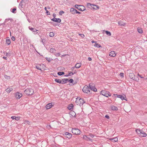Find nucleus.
Returning a JSON list of instances; mask_svg holds the SVG:
<instances>
[{"label": "nucleus", "instance_id": "nucleus-1", "mask_svg": "<svg viewBox=\"0 0 147 147\" xmlns=\"http://www.w3.org/2000/svg\"><path fill=\"white\" fill-rule=\"evenodd\" d=\"M85 102L83 98H77L76 101V103L78 105H79L80 106L82 105Z\"/></svg>", "mask_w": 147, "mask_h": 147}, {"label": "nucleus", "instance_id": "nucleus-2", "mask_svg": "<svg viewBox=\"0 0 147 147\" xmlns=\"http://www.w3.org/2000/svg\"><path fill=\"white\" fill-rule=\"evenodd\" d=\"M24 92L27 95H32L34 92V91L32 88H30L26 89L25 90Z\"/></svg>", "mask_w": 147, "mask_h": 147}, {"label": "nucleus", "instance_id": "nucleus-3", "mask_svg": "<svg viewBox=\"0 0 147 147\" xmlns=\"http://www.w3.org/2000/svg\"><path fill=\"white\" fill-rule=\"evenodd\" d=\"M83 91L85 93H87L88 94H90L92 93V91L89 90V87L87 86H85L82 89Z\"/></svg>", "mask_w": 147, "mask_h": 147}, {"label": "nucleus", "instance_id": "nucleus-4", "mask_svg": "<svg viewBox=\"0 0 147 147\" xmlns=\"http://www.w3.org/2000/svg\"><path fill=\"white\" fill-rule=\"evenodd\" d=\"M89 90L91 91H93L94 92L97 91V90L95 87L94 84L92 83H90L89 84Z\"/></svg>", "mask_w": 147, "mask_h": 147}, {"label": "nucleus", "instance_id": "nucleus-5", "mask_svg": "<svg viewBox=\"0 0 147 147\" xmlns=\"http://www.w3.org/2000/svg\"><path fill=\"white\" fill-rule=\"evenodd\" d=\"M101 94L102 95L107 97L111 95V94L109 92L105 90L102 91L101 92Z\"/></svg>", "mask_w": 147, "mask_h": 147}, {"label": "nucleus", "instance_id": "nucleus-6", "mask_svg": "<svg viewBox=\"0 0 147 147\" xmlns=\"http://www.w3.org/2000/svg\"><path fill=\"white\" fill-rule=\"evenodd\" d=\"M72 132L75 135H78L80 134V131L78 129L74 128L72 129Z\"/></svg>", "mask_w": 147, "mask_h": 147}, {"label": "nucleus", "instance_id": "nucleus-7", "mask_svg": "<svg viewBox=\"0 0 147 147\" xmlns=\"http://www.w3.org/2000/svg\"><path fill=\"white\" fill-rule=\"evenodd\" d=\"M129 76L131 79L136 81H138L139 80V79L138 78L137 79L135 78V75L133 73H129Z\"/></svg>", "mask_w": 147, "mask_h": 147}, {"label": "nucleus", "instance_id": "nucleus-8", "mask_svg": "<svg viewBox=\"0 0 147 147\" xmlns=\"http://www.w3.org/2000/svg\"><path fill=\"white\" fill-rule=\"evenodd\" d=\"M63 135V136H65V137L69 139L72 136V134L68 132H65L64 133Z\"/></svg>", "mask_w": 147, "mask_h": 147}, {"label": "nucleus", "instance_id": "nucleus-9", "mask_svg": "<svg viewBox=\"0 0 147 147\" xmlns=\"http://www.w3.org/2000/svg\"><path fill=\"white\" fill-rule=\"evenodd\" d=\"M22 96V94L19 92H17L15 94V97L17 99H20Z\"/></svg>", "mask_w": 147, "mask_h": 147}, {"label": "nucleus", "instance_id": "nucleus-10", "mask_svg": "<svg viewBox=\"0 0 147 147\" xmlns=\"http://www.w3.org/2000/svg\"><path fill=\"white\" fill-rule=\"evenodd\" d=\"M28 28L29 30L33 32L34 34H36L38 33V32H37V31H38V30H36V28H33L30 26H29Z\"/></svg>", "mask_w": 147, "mask_h": 147}, {"label": "nucleus", "instance_id": "nucleus-11", "mask_svg": "<svg viewBox=\"0 0 147 147\" xmlns=\"http://www.w3.org/2000/svg\"><path fill=\"white\" fill-rule=\"evenodd\" d=\"M113 96L115 97H117V98H120L122 100H123L124 99V96L121 95H118L117 94H113L112 96L113 97Z\"/></svg>", "mask_w": 147, "mask_h": 147}, {"label": "nucleus", "instance_id": "nucleus-12", "mask_svg": "<svg viewBox=\"0 0 147 147\" xmlns=\"http://www.w3.org/2000/svg\"><path fill=\"white\" fill-rule=\"evenodd\" d=\"M51 20L56 22L60 23L61 22V20L60 18H53L51 19Z\"/></svg>", "mask_w": 147, "mask_h": 147}, {"label": "nucleus", "instance_id": "nucleus-13", "mask_svg": "<svg viewBox=\"0 0 147 147\" xmlns=\"http://www.w3.org/2000/svg\"><path fill=\"white\" fill-rule=\"evenodd\" d=\"M52 103H50L47 104L46 106V108L47 109H49L51 108L53 106L52 104Z\"/></svg>", "mask_w": 147, "mask_h": 147}, {"label": "nucleus", "instance_id": "nucleus-14", "mask_svg": "<svg viewBox=\"0 0 147 147\" xmlns=\"http://www.w3.org/2000/svg\"><path fill=\"white\" fill-rule=\"evenodd\" d=\"M109 55L111 57H115L116 55V54L114 51H112L110 52Z\"/></svg>", "mask_w": 147, "mask_h": 147}, {"label": "nucleus", "instance_id": "nucleus-15", "mask_svg": "<svg viewBox=\"0 0 147 147\" xmlns=\"http://www.w3.org/2000/svg\"><path fill=\"white\" fill-rule=\"evenodd\" d=\"M62 82L61 84H66L67 83V82L68 81V80L67 79L64 78L62 79Z\"/></svg>", "mask_w": 147, "mask_h": 147}, {"label": "nucleus", "instance_id": "nucleus-16", "mask_svg": "<svg viewBox=\"0 0 147 147\" xmlns=\"http://www.w3.org/2000/svg\"><path fill=\"white\" fill-rule=\"evenodd\" d=\"M76 9H75L74 8H71L70 10V11L71 12L72 14H74L76 13Z\"/></svg>", "mask_w": 147, "mask_h": 147}, {"label": "nucleus", "instance_id": "nucleus-17", "mask_svg": "<svg viewBox=\"0 0 147 147\" xmlns=\"http://www.w3.org/2000/svg\"><path fill=\"white\" fill-rule=\"evenodd\" d=\"M142 132H141L140 134L139 135L140 136L142 137H145L146 136V134L142 130Z\"/></svg>", "mask_w": 147, "mask_h": 147}, {"label": "nucleus", "instance_id": "nucleus-18", "mask_svg": "<svg viewBox=\"0 0 147 147\" xmlns=\"http://www.w3.org/2000/svg\"><path fill=\"white\" fill-rule=\"evenodd\" d=\"M20 117H16L15 116H13L11 117V118L13 120L15 119L16 121H18L20 119Z\"/></svg>", "mask_w": 147, "mask_h": 147}, {"label": "nucleus", "instance_id": "nucleus-19", "mask_svg": "<svg viewBox=\"0 0 147 147\" xmlns=\"http://www.w3.org/2000/svg\"><path fill=\"white\" fill-rule=\"evenodd\" d=\"M80 7L79 9V10L80 11H84L85 10V7L84 6L82 5H80Z\"/></svg>", "mask_w": 147, "mask_h": 147}, {"label": "nucleus", "instance_id": "nucleus-20", "mask_svg": "<svg viewBox=\"0 0 147 147\" xmlns=\"http://www.w3.org/2000/svg\"><path fill=\"white\" fill-rule=\"evenodd\" d=\"M109 140H111L112 142H115L118 141V138L116 137L114 138H111L109 139Z\"/></svg>", "mask_w": 147, "mask_h": 147}, {"label": "nucleus", "instance_id": "nucleus-21", "mask_svg": "<svg viewBox=\"0 0 147 147\" xmlns=\"http://www.w3.org/2000/svg\"><path fill=\"white\" fill-rule=\"evenodd\" d=\"M81 66V63H78L76 64L74 67L76 68H78L80 67Z\"/></svg>", "mask_w": 147, "mask_h": 147}, {"label": "nucleus", "instance_id": "nucleus-22", "mask_svg": "<svg viewBox=\"0 0 147 147\" xmlns=\"http://www.w3.org/2000/svg\"><path fill=\"white\" fill-rule=\"evenodd\" d=\"M6 43L7 44L9 45L11 43L10 40L9 39V37H7L6 39Z\"/></svg>", "mask_w": 147, "mask_h": 147}, {"label": "nucleus", "instance_id": "nucleus-23", "mask_svg": "<svg viewBox=\"0 0 147 147\" xmlns=\"http://www.w3.org/2000/svg\"><path fill=\"white\" fill-rule=\"evenodd\" d=\"M69 114L70 115H71V116L72 117H75L76 115V113L74 111H71V112H70Z\"/></svg>", "mask_w": 147, "mask_h": 147}, {"label": "nucleus", "instance_id": "nucleus-24", "mask_svg": "<svg viewBox=\"0 0 147 147\" xmlns=\"http://www.w3.org/2000/svg\"><path fill=\"white\" fill-rule=\"evenodd\" d=\"M55 81L59 84H61L62 81L60 79H57V78H55Z\"/></svg>", "mask_w": 147, "mask_h": 147}, {"label": "nucleus", "instance_id": "nucleus-25", "mask_svg": "<svg viewBox=\"0 0 147 147\" xmlns=\"http://www.w3.org/2000/svg\"><path fill=\"white\" fill-rule=\"evenodd\" d=\"M137 30L138 32L140 34L142 33L143 32V30H142V29L140 28H137Z\"/></svg>", "mask_w": 147, "mask_h": 147}, {"label": "nucleus", "instance_id": "nucleus-26", "mask_svg": "<svg viewBox=\"0 0 147 147\" xmlns=\"http://www.w3.org/2000/svg\"><path fill=\"white\" fill-rule=\"evenodd\" d=\"M111 108L112 110L113 111H117L118 110L117 107L116 106H111Z\"/></svg>", "mask_w": 147, "mask_h": 147}, {"label": "nucleus", "instance_id": "nucleus-27", "mask_svg": "<svg viewBox=\"0 0 147 147\" xmlns=\"http://www.w3.org/2000/svg\"><path fill=\"white\" fill-rule=\"evenodd\" d=\"M136 131L138 135H140L141 132H142V130H140V129H136Z\"/></svg>", "mask_w": 147, "mask_h": 147}, {"label": "nucleus", "instance_id": "nucleus-28", "mask_svg": "<svg viewBox=\"0 0 147 147\" xmlns=\"http://www.w3.org/2000/svg\"><path fill=\"white\" fill-rule=\"evenodd\" d=\"M74 107V106L73 104H71L68 106V107H67L68 109L69 110H71L72 109L73 107Z\"/></svg>", "mask_w": 147, "mask_h": 147}, {"label": "nucleus", "instance_id": "nucleus-29", "mask_svg": "<svg viewBox=\"0 0 147 147\" xmlns=\"http://www.w3.org/2000/svg\"><path fill=\"white\" fill-rule=\"evenodd\" d=\"M94 46L96 47H97L98 48H100L101 47V46L99 44L95 42V43L94 45Z\"/></svg>", "mask_w": 147, "mask_h": 147}, {"label": "nucleus", "instance_id": "nucleus-30", "mask_svg": "<svg viewBox=\"0 0 147 147\" xmlns=\"http://www.w3.org/2000/svg\"><path fill=\"white\" fill-rule=\"evenodd\" d=\"M13 90L12 88H8L5 90V91L9 93Z\"/></svg>", "mask_w": 147, "mask_h": 147}, {"label": "nucleus", "instance_id": "nucleus-31", "mask_svg": "<svg viewBox=\"0 0 147 147\" xmlns=\"http://www.w3.org/2000/svg\"><path fill=\"white\" fill-rule=\"evenodd\" d=\"M56 51V50L53 48H51L50 49V52L51 53H53L54 52L55 53Z\"/></svg>", "mask_w": 147, "mask_h": 147}, {"label": "nucleus", "instance_id": "nucleus-32", "mask_svg": "<svg viewBox=\"0 0 147 147\" xmlns=\"http://www.w3.org/2000/svg\"><path fill=\"white\" fill-rule=\"evenodd\" d=\"M119 24L121 26H124L125 24L123 23L122 21H120L118 22Z\"/></svg>", "mask_w": 147, "mask_h": 147}, {"label": "nucleus", "instance_id": "nucleus-33", "mask_svg": "<svg viewBox=\"0 0 147 147\" xmlns=\"http://www.w3.org/2000/svg\"><path fill=\"white\" fill-rule=\"evenodd\" d=\"M16 8H14L12 9L11 10V11L13 13H16Z\"/></svg>", "mask_w": 147, "mask_h": 147}, {"label": "nucleus", "instance_id": "nucleus-34", "mask_svg": "<svg viewBox=\"0 0 147 147\" xmlns=\"http://www.w3.org/2000/svg\"><path fill=\"white\" fill-rule=\"evenodd\" d=\"M64 72L63 71L59 72L57 73V74L59 76H62L64 74Z\"/></svg>", "mask_w": 147, "mask_h": 147}, {"label": "nucleus", "instance_id": "nucleus-35", "mask_svg": "<svg viewBox=\"0 0 147 147\" xmlns=\"http://www.w3.org/2000/svg\"><path fill=\"white\" fill-rule=\"evenodd\" d=\"M45 9L46 11V13L47 15H49L50 14V13L47 9V7H45Z\"/></svg>", "mask_w": 147, "mask_h": 147}, {"label": "nucleus", "instance_id": "nucleus-36", "mask_svg": "<svg viewBox=\"0 0 147 147\" xmlns=\"http://www.w3.org/2000/svg\"><path fill=\"white\" fill-rule=\"evenodd\" d=\"M92 5L96 7V8L93 7V9H99V6L97 5L92 4Z\"/></svg>", "mask_w": 147, "mask_h": 147}, {"label": "nucleus", "instance_id": "nucleus-37", "mask_svg": "<svg viewBox=\"0 0 147 147\" xmlns=\"http://www.w3.org/2000/svg\"><path fill=\"white\" fill-rule=\"evenodd\" d=\"M76 72H74V73H73L72 72L70 71L69 72L68 74V76H71L73 75L74 74H76Z\"/></svg>", "mask_w": 147, "mask_h": 147}, {"label": "nucleus", "instance_id": "nucleus-38", "mask_svg": "<svg viewBox=\"0 0 147 147\" xmlns=\"http://www.w3.org/2000/svg\"><path fill=\"white\" fill-rule=\"evenodd\" d=\"M105 33L109 36H111V33L108 31H105Z\"/></svg>", "mask_w": 147, "mask_h": 147}, {"label": "nucleus", "instance_id": "nucleus-39", "mask_svg": "<svg viewBox=\"0 0 147 147\" xmlns=\"http://www.w3.org/2000/svg\"><path fill=\"white\" fill-rule=\"evenodd\" d=\"M49 62H50L51 60L53 59L51 58H48V57H46L45 58Z\"/></svg>", "mask_w": 147, "mask_h": 147}, {"label": "nucleus", "instance_id": "nucleus-40", "mask_svg": "<svg viewBox=\"0 0 147 147\" xmlns=\"http://www.w3.org/2000/svg\"><path fill=\"white\" fill-rule=\"evenodd\" d=\"M54 35V33L53 32H51L49 33V36L50 37H53Z\"/></svg>", "mask_w": 147, "mask_h": 147}, {"label": "nucleus", "instance_id": "nucleus-41", "mask_svg": "<svg viewBox=\"0 0 147 147\" xmlns=\"http://www.w3.org/2000/svg\"><path fill=\"white\" fill-rule=\"evenodd\" d=\"M75 7L78 10H79V9H80V5H75Z\"/></svg>", "mask_w": 147, "mask_h": 147}, {"label": "nucleus", "instance_id": "nucleus-42", "mask_svg": "<svg viewBox=\"0 0 147 147\" xmlns=\"http://www.w3.org/2000/svg\"><path fill=\"white\" fill-rule=\"evenodd\" d=\"M54 55L57 57H58L60 56V53H56Z\"/></svg>", "mask_w": 147, "mask_h": 147}, {"label": "nucleus", "instance_id": "nucleus-43", "mask_svg": "<svg viewBox=\"0 0 147 147\" xmlns=\"http://www.w3.org/2000/svg\"><path fill=\"white\" fill-rule=\"evenodd\" d=\"M23 0H22L19 3V6H20L21 7V8H23L22 6H23V5L22 4V1H23Z\"/></svg>", "mask_w": 147, "mask_h": 147}, {"label": "nucleus", "instance_id": "nucleus-44", "mask_svg": "<svg viewBox=\"0 0 147 147\" xmlns=\"http://www.w3.org/2000/svg\"><path fill=\"white\" fill-rule=\"evenodd\" d=\"M6 55H6L7 57H10L11 55V54L10 53H5Z\"/></svg>", "mask_w": 147, "mask_h": 147}, {"label": "nucleus", "instance_id": "nucleus-45", "mask_svg": "<svg viewBox=\"0 0 147 147\" xmlns=\"http://www.w3.org/2000/svg\"><path fill=\"white\" fill-rule=\"evenodd\" d=\"M68 81L70 83H72L74 82V80L73 79H71L69 80H68Z\"/></svg>", "mask_w": 147, "mask_h": 147}, {"label": "nucleus", "instance_id": "nucleus-46", "mask_svg": "<svg viewBox=\"0 0 147 147\" xmlns=\"http://www.w3.org/2000/svg\"><path fill=\"white\" fill-rule=\"evenodd\" d=\"M64 13V12L63 11L61 10L59 12V14L60 15H62V14H63Z\"/></svg>", "mask_w": 147, "mask_h": 147}, {"label": "nucleus", "instance_id": "nucleus-47", "mask_svg": "<svg viewBox=\"0 0 147 147\" xmlns=\"http://www.w3.org/2000/svg\"><path fill=\"white\" fill-rule=\"evenodd\" d=\"M4 77L5 78L7 79H9L10 78V76H7L6 75H5Z\"/></svg>", "mask_w": 147, "mask_h": 147}, {"label": "nucleus", "instance_id": "nucleus-48", "mask_svg": "<svg viewBox=\"0 0 147 147\" xmlns=\"http://www.w3.org/2000/svg\"><path fill=\"white\" fill-rule=\"evenodd\" d=\"M92 4H91L90 3H87V5L89 8H90V6H92Z\"/></svg>", "mask_w": 147, "mask_h": 147}, {"label": "nucleus", "instance_id": "nucleus-49", "mask_svg": "<svg viewBox=\"0 0 147 147\" xmlns=\"http://www.w3.org/2000/svg\"><path fill=\"white\" fill-rule=\"evenodd\" d=\"M41 40H42L41 41L42 42V43L44 44V43L46 42V40L44 39H41Z\"/></svg>", "mask_w": 147, "mask_h": 147}, {"label": "nucleus", "instance_id": "nucleus-50", "mask_svg": "<svg viewBox=\"0 0 147 147\" xmlns=\"http://www.w3.org/2000/svg\"><path fill=\"white\" fill-rule=\"evenodd\" d=\"M89 136H90L92 138H94V134H89Z\"/></svg>", "mask_w": 147, "mask_h": 147}, {"label": "nucleus", "instance_id": "nucleus-51", "mask_svg": "<svg viewBox=\"0 0 147 147\" xmlns=\"http://www.w3.org/2000/svg\"><path fill=\"white\" fill-rule=\"evenodd\" d=\"M36 68L38 69H39L41 71H42L41 68H40V67L38 66H36Z\"/></svg>", "mask_w": 147, "mask_h": 147}, {"label": "nucleus", "instance_id": "nucleus-52", "mask_svg": "<svg viewBox=\"0 0 147 147\" xmlns=\"http://www.w3.org/2000/svg\"><path fill=\"white\" fill-rule=\"evenodd\" d=\"M87 137L86 136H83V139L84 140H87Z\"/></svg>", "mask_w": 147, "mask_h": 147}, {"label": "nucleus", "instance_id": "nucleus-53", "mask_svg": "<svg viewBox=\"0 0 147 147\" xmlns=\"http://www.w3.org/2000/svg\"><path fill=\"white\" fill-rule=\"evenodd\" d=\"M120 76L121 77L123 78L124 77V74L123 73H121L120 74Z\"/></svg>", "mask_w": 147, "mask_h": 147}, {"label": "nucleus", "instance_id": "nucleus-54", "mask_svg": "<svg viewBox=\"0 0 147 147\" xmlns=\"http://www.w3.org/2000/svg\"><path fill=\"white\" fill-rule=\"evenodd\" d=\"M11 39L13 41H14L15 40V37L13 36H12L11 37Z\"/></svg>", "mask_w": 147, "mask_h": 147}, {"label": "nucleus", "instance_id": "nucleus-55", "mask_svg": "<svg viewBox=\"0 0 147 147\" xmlns=\"http://www.w3.org/2000/svg\"><path fill=\"white\" fill-rule=\"evenodd\" d=\"M89 135L87 136V140L88 139L90 141H91L92 140V139H90V138H89Z\"/></svg>", "mask_w": 147, "mask_h": 147}, {"label": "nucleus", "instance_id": "nucleus-56", "mask_svg": "<svg viewBox=\"0 0 147 147\" xmlns=\"http://www.w3.org/2000/svg\"><path fill=\"white\" fill-rule=\"evenodd\" d=\"M105 117L108 119H109L110 118L109 116L107 115H106Z\"/></svg>", "mask_w": 147, "mask_h": 147}, {"label": "nucleus", "instance_id": "nucleus-57", "mask_svg": "<svg viewBox=\"0 0 147 147\" xmlns=\"http://www.w3.org/2000/svg\"><path fill=\"white\" fill-rule=\"evenodd\" d=\"M76 13L80 14L81 13V12L78 11L76 9Z\"/></svg>", "mask_w": 147, "mask_h": 147}, {"label": "nucleus", "instance_id": "nucleus-58", "mask_svg": "<svg viewBox=\"0 0 147 147\" xmlns=\"http://www.w3.org/2000/svg\"><path fill=\"white\" fill-rule=\"evenodd\" d=\"M88 59L89 61H91L92 60V58L90 57H88Z\"/></svg>", "mask_w": 147, "mask_h": 147}, {"label": "nucleus", "instance_id": "nucleus-59", "mask_svg": "<svg viewBox=\"0 0 147 147\" xmlns=\"http://www.w3.org/2000/svg\"><path fill=\"white\" fill-rule=\"evenodd\" d=\"M138 76H140L141 78H144L143 77H142V76L140 75L138 73Z\"/></svg>", "mask_w": 147, "mask_h": 147}, {"label": "nucleus", "instance_id": "nucleus-60", "mask_svg": "<svg viewBox=\"0 0 147 147\" xmlns=\"http://www.w3.org/2000/svg\"><path fill=\"white\" fill-rule=\"evenodd\" d=\"M53 16L54 17V18H55V17L56 16V15L55 13H54L53 14Z\"/></svg>", "mask_w": 147, "mask_h": 147}, {"label": "nucleus", "instance_id": "nucleus-61", "mask_svg": "<svg viewBox=\"0 0 147 147\" xmlns=\"http://www.w3.org/2000/svg\"><path fill=\"white\" fill-rule=\"evenodd\" d=\"M81 36L82 38H84V35L83 34H81Z\"/></svg>", "mask_w": 147, "mask_h": 147}, {"label": "nucleus", "instance_id": "nucleus-62", "mask_svg": "<svg viewBox=\"0 0 147 147\" xmlns=\"http://www.w3.org/2000/svg\"><path fill=\"white\" fill-rule=\"evenodd\" d=\"M3 58L4 59L7 60V57H3Z\"/></svg>", "mask_w": 147, "mask_h": 147}, {"label": "nucleus", "instance_id": "nucleus-63", "mask_svg": "<svg viewBox=\"0 0 147 147\" xmlns=\"http://www.w3.org/2000/svg\"><path fill=\"white\" fill-rule=\"evenodd\" d=\"M10 19L9 18H8V19H7L5 20V21H9V20H10Z\"/></svg>", "mask_w": 147, "mask_h": 147}, {"label": "nucleus", "instance_id": "nucleus-64", "mask_svg": "<svg viewBox=\"0 0 147 147\" xmlns=\"http://www.w3.org/2000/svg\"><path fill=\"white\" fill-rule=\"evenodd\" d=\"M75 67H72L71 68V70L72 71H73L74 70V68Z\"/></svg>", "mask_w": 147, "mask_h": 147}]
</instances>
